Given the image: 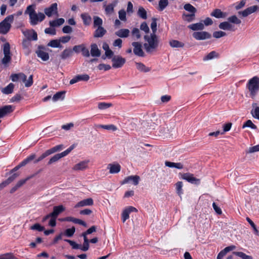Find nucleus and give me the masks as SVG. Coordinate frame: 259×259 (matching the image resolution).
I'll list each match as a JSON object with an SVG mask.
<instances>
[{
	"label": "nucleus",
	"instance_id": "1",
	"mask_svg": "<svg viewBox=\"0 0 259 259\" xmlns=\"http://www.w3.org/2000/svg\"><path fill=\"white\" fill-rule=\"evenodd\" d=\"M144 38L146 42L144 44L143 46L146 52L148 54H151L156 51L159 42L156 34H147L144 36Z\"/></svg>",
	"mask_w": 259,
	"mask_h": 259
},
{
	"label": "nucleus",
	"instance_id": "6",
	"mask_svg": "<svg viewBox=\"0 0 259 259\" xmlns=\"http://www.w3.org/2000/svg\"><path fill=\"white\" fill-rule=\"evenodd\" d=\"M4 57L2 59L3 64H7L9 63L11 59L10 56V45L9 42H6L4 45Z\"/></svg>",
	"mask_w": 259,
	"mask_h": 259
},
{
	"label": "nucleus",
	"instance_id": "44",
	"mask_svg": "<svg viewBox=\"0 0 259 259\" xmlns=\"http://www.w3.org/2000/svg\"><path fill=\"white\" fill-rule=\"evenodd\" d=\"M116 6V4H110L105 7V11L107 15H110L114 12V8Z\"/></svg>",
	"mask_w": 259,
	"mask_h": 259
},
{
	"label": "nucleus",
	"instance_id": "5",
	"mask_svg": "<svg viewBox=\"0 0 259 259\" xmlns=\"http://www.w3.org/2000/svg\"><path fill=\"white\" fill-rule=\"evenodd\" d=\"M46 48L43 46H38L37 50L35 51L38 57L40 58L42 61H47L49 59V54L46 52Z\"/></svg>",
	"mask_w": 259,
	"mask_h": 259
},
{
	"label": "nucleus",
	"instance_id": "51",
	"mask_svg": "<svg viewBox=\"0 0 259 259\" xmlns=\"http://www.w3.org/2000/svg\"><path fill=\"white\" fill-rule=\"evenodd\" d=\"M30 19V23L32 25H34L37 24L38 21V17L36 13H34L32 15L30 14L29 16Z\"/></svg>",
	"mask_w": 259,
	"mask_h": 259
},
{
	"label": "nucleus",
	"instance_id": "2",
	"mask_svg": "<svg viewBox=\"0 0 259 259\" xmlns=\"http://www.w3.org/2000/svg\"><path fill=\"white\" fill-rule=\"evenodd\" d=\"M246 87L249 92L250 97L254 99L259 90V77L254 76L250 79L246 84Z\"/></svg>",
	"mask_w": 259,
	"mask_h": 259
},
{
	"label": "nucleus",
	"instance_id": "33",
	"mask_svg": "<svg viewBox=\"0 0 259 259\" xmlns=\"http://www.w3.org/2000/svg\"><path fill=\"white\" fill-rule=\"evenodd\" d=\"M14 84L12 83H9L7 87L2 89V92L6 95H8L13 93Z\"/></svg>",
	"mask_w": 259,
	"mask_h": 259
},
{
	"label": "nucleus",
	"instance_id": "60",
	"mask_svg": "<svg viewBox=\"0 0 259 259\" xmlns=\"http://www.w3.org/2000/svg\"><path fill=\"white\" fill-rule=\"evenodd\" d=\"M157 19L155 18H153L152 19V22L151 24V28L152 31V33L151 34H156L157 31Z\"/></svg>",
	"mask_w": 259,
	"mask_h": 259
},
{
	"label": "nucleus",
	"instance_id": "57",
	"mask_svg": "<svg viewBox=\"0 0 259 259\" xmlns=\"http://www.w3.org/2000/svg\"><path fill=\"white\" fill-rule=\"evenodd\" d=\"M246 127H250L252 129H256L257 126L252 123L251 120H247L243 125L242 128H244Z\"/></svg>",
	"mask_w": 259,
	"mask_h": 259
},
{
	"label": "nucleus",
	"instance_id": "45",
	"mask_svg": "<svg viewBox=\"0 0 259 259\" xmlns=\"http://www.w3.org/2000/svg\"><path fill=\"white\" fill-rule=\"evenodd\" d=\"M137 14L140 17L143 19H146L147 18V12L142 7H139Z\"/></svg>",
	"mask_w": 259,
	"mask_h": 259
},
{
	"label": "nucleus",
	"instance_id": "39",
	"mask_svg": "<svg viewBox=\"0 0 259 259\" xmlns=\"http://www.w3.org/2000/svg\"><path fill=\"white\" fill-rule=\"evenodd\" d=\"M136 67L138 70L143 72H148L150 71V68L146 67L144 64L141 62L136 63Z\"/></svg>",
	"mask_w": 259,
	"mask_h": 259
},
{
	"label": "nucleus",
	"instance_id": "16",
	"mask_svg": "<svg viewBox=\"0 0 259 259\" xmlns=\"http://www.w3.org/2000/svg\"><path fill=\"white\" fill-rule=\"evenodd\" d=\"M13 111V107L11 105H6L0 108V118L12 112Z\"/></svg>",
	"mask_w": 259,
	"mask_h": 259
},
{
	"label": "nucleus",
	"instance_id": "48",
	"mask_svg": "<svg viewBox=\"0 0 259 259\" xmlns=\"http://www.w3.org/2000/svg\"><path fill=\"white\" fill-rule=\"evenodd\" d=\"M219 54L215 51H212L203 58L204 61H207L218 57Z\"/></svg>",
	"mask_w": 259,
	"mask_h": 259
},
{
	"label": "nucleus",
	"instance_id": "23",
	"mask_svg": "<svg viewBox=\"0 0 259 259\" xmlns=\"http://www.w3.org/2000/svg\"><path fill=\"white\" fill-rule=\"evenodd\" d=\"M88 161H82L79 163L76 164L73 167L75 170H83L87 168Z\"/></svg>",
	"mask_w": 259,
	"mask_h": 259
},
{
	"label": "nucleus",
	"instance_id": "11",
	"mask_svg": "<svg viewBox=\"0 0 259 259\" xmlns=\"http://www.w3.org/2000/svg\"><path fill=\"white\" fill-rule=\"evenodd\" d=\"M192 35L197 40H204L211 37V34L206 31L194 32Z\"/></svg>",
	"mask_w": 259,
	"mask_h": 259
},
{
	"label": "nucleus",
	"instance_id": "12",
	"mask_svg": "<svg viewBox=\"0 0 259 259\" xmlns=\"http://www.w3.org/2000/svg\"><path fill=\"white\" fill-rule=\"evenodd\" d=\"M134 47L133 52L135 55L139 57H144L145 54L142 49V45L139 42H133L132 44Z\"/></svg>",
	"mask_w": 259,
	"mask_h": 259
},
{
	"label": "nucleus",
	"instance_id": "9",
	"mask_svg": "<svg viewBox=\"0 0 259 259\" xmlns=\"http://www.w3.org/2000/svg\"><path fill=\"white\" fill-rule=\"evenodd\" d=\"M181 178L186 180L188 182L195 185H199L200 183V180L194 177V175L190 173H184L181 174Z\"/></svg>",
	"mask_w": 259,
	"mask_h": 259
},
{
	"label": "nucleus",
	"instance_id": "13",
	"mask_svg": "<svg viewBox=\"0 0 259 259\" xmlns=\"http://www.w3.org/2000/svg\"><path fill=\"white\" fill-rule=\"evenodd\" d=\"M138 210L133 206H128L125 208L122 211L121 214V218L122 222L124 223L126 220L129 218V214L131 212L135 211L137 212Z\"/></svg>",
	"mask_w": 259,
	"mask_h": 259
},
{
	"label": "nucleus",
	"instance_id": "61",
	"mask_svg": "<svg viewBox=\"0 0 259 259\" xmlns=\"http://www.w3.org/2000/svg\"><path fill=\"white\" fill-rule=\"evenodd\" d=\"M256 152H259V144L249 147L248 150L246 151V153L249 154Z\"/></svg>",
	"mask_w": 259,
	"mask_h": 259
},
{
	"label": "nucleus",
	"instance_id": "24",
	"mask_svg": "<svg viewBox=\"0 0 259 259\" xmlns=\"http://www.w3.org/2000/svg\"><path fill=\"white\" fill-rule=\"evenodd\" d=\"M130 32V30L128 29H121L116 31L115 34L118 37L126 38L129 36Z\"/></svg>",
	"mask_w": 259,
	"mask_h": 259
},
{
	"label": "nucleus",
	"instance_id": "26",
	"mask_svg": "<svg viewBox=\"0 0 259 259\" xmlns=\"http://www.w3.org/2000/svg\"><path fill=\"white\" fill-rule=\"evenodd\" d=\"M84 25L88 26L92 22L91 16L88 13H82L80 15Z\"/></svg>",
	"mask_w": 259,
	"mask_h": 259
},
{
	"label": "nucleus",
	"instance_id": "54",
	"mask_svg": "<svg viewBox=\"0 0 259 259\" xmlns=\"http://www.w3.org/2000/svg\"><path fill=\"white\" fill-rule=\"evenodd\" d=\"M63 147V145H59L57 146H56L49 150H47L48 153L49 154V155H51L54 153H55L57 151H60L62 149Z\"/></svg>",
	"mask_w": 259,
	"mask_h": 259
},
{
	"label": "nucleus",
	"instance_id": "49",
	"mask_svg": "<svg viewBox=\"0 0 259 259\" xmlns=\"http://www.w3.org/2000/svg\"><path fill=\"white\" fill-rule=\"evenodd\" d=\"M75 231V227H72L71 228L66 229L64 232H63V235H65L68 237H71L74 235Z\"/></svg>",
	"mask_w": 259,
	"mask_h": 259
},
{
	"label": "nucleus",
	"instance_id": "28",
	"mask_svg": "<svg viewBox=\"0 0 259 259\" xmlns=\"http://www.w3.org/2000/svg\"><path fill=\"white\" fill-rule=\"evenodd\" d=\"M188 27L192 30H202L204 29V24L201 22L192 24L189 25Z\"/></svg>",
	"mask_w": 259,
	"mask_h": 259
},
{
	"label": "nucleus",
	"instance_id": "53",
	"mask_svg": "<svg viewBox=\"0 0 259 259\" xmlns=\"http://www.w3.org/2000/svg\"><path fill=\"white\" fill-rule=\"evenodd\" d=\"M246 220L248 222V223L250 225L251 227L252 228L254 234L258 236L259 235V231L256 226V225L254 224V223L249 218H246Z\"/></svg>",
	"mask_w": 259,
	"mask_h": 259
},
{
	"label": "nucleus",
	"instance_id": "10",
	"mask_svg": "<svg viewBox=\"0 0 259 259\" xmlns=\"http://www.w3.org/2000/svg\"><path fill=\"white\" fill-rule=\"evenodd\" d=\"M140 178L138 175L128 176L123 180L121 182V184H124L126 183H132L135 186L138 185Z\"/></svg>",
	"mask_w": 259,
	"mask_h": 259
},
{
	"label": "nucleus",
	"instance_id": "34",
	"mask_svg": "<svg viewBox=\"0 0 259 259\" xmlns=\"http://www.w3.org/2000/svg\"><path fill=\"white\" fill-rule=\"evenodd\" d=\"M143 128H149V129H156L155 123L153 122L151 120L149 121H143L141 123Z\"/></svg>",
	"mask_w": 259,
	"mask_h": 259
},
{
	"label": "nucleus",
	"instance_id": "42",
	"mask_svg": "<svg viewBox=\"0 0 259 259\" xmlns=\"http://www.w3.org/2000/svg\"><path fill=\"white\" fill-rule=\"evenodd\" d=\"M47 46L52 48H62V46L60 43L59 39L51 40L47 45Z\"/></svg>",
	"mask_w": 259,
	"mask_h": 259
},
{
	"label": "nucleus",
	"instance_id": "46",
	"mask_svg": "<svg viewBox=\"0 0 259 259\" xmlns=\"http://www.w3.org/2000/svg\"><path fill=\"white\" fill-rule=\"evenodd\" d=\"M94 27H102L103 21L102 19L98 16H94Z\"/></svg>",
	"mask_w": 259,
	"mask_h": 259
},
{
	"label": "nucleus",
	"instance_id": "3",
	"mask_svg": "<svg viewBox=\"0 0 259 259\" xmlns=\"http://www.w3.org/2000/svg\"><path fill=\"white\" fill-rule=\"evenodd\" d=\"M14 21V15H10L0 23V33H7L11 27V23Z\"/></svg>",
	"mask_w": 259,
	"mask_h": 259
},
{
	"label": "nucleus",
	"instance_id": "47",
	"mask_svg": "<svg viewBox=\"0 0 259 259\" xmlns=\"http://www.w3.org/2000/svg\"><path fill=\"white\" fill-rule=\"evenodd\" d=\"M168 5V0H160L158 4V10L163 11Z\"/></svg>",
	"mask_w": 259,
	"mask_h": 259
},
{
	"label": "nucleus",
	"instance_id": "50",
	"mask_svg": "<svg viewBox=\"0 0 259 259\" xmlns=\"http://www.w3.org/2000/svg\"><path fill=\"white\" fill-rule=\"evenodd\" d=\"M30 229L32 230H36L38 232H41L45 230V227L38 223L34 224L30 227Z\"/></svg>",
	"mask_w": 259,
	"mask_h": 259
},
{
	"label": "nucleus",
	"instance_id": "58",
	"mask_svg": "<svg viewBox=\"0 0 259 259\" xmlns=\"http://www.w3.org/2000/svg\"><path fill=\"white\" fill-rule=\"evenodd\" d=\"M27 38L29 40H36L37 39V33L34 30H32L28 33Z\"/></svg>",
	"mask_w": 259,
	"mask_h": 259
},
{
	"label": "nucleus",
	"instance_id": "29",
	"mask_svg": "<svg viewBox=\"0 0 259 259\" xmlns=\"http://www.w3.org/2000/svg\"><path fill=\"white\" fill-rule=\"evenodd\" d=\"M210 15L217 18H225L226 17V14L219 9L214 10L210 14Z\"/></svg>",
	"mask_w": 259,
	"mask_h": 259
},
{
	"label": "nucleus",
	"instance_id": "15",
	"mask_svg": "<svg viewBox=\"0 0 259 259\" xmlns=\"http://www.w3.org/2000/svg\"><path fill=\"white\" fill-rule=\"evenodd\" d=\"M65 210V207L62 205H60L58 206H55L53 207V210L51 213V215H52V217L57 218L58 216L63 212Z\"/></svg>",
	"mask_w": 259,
	"mask_h": 259
},
{
	"label": "nucleus",
	"instance_id": "31",
	"mask_svg": "<svg viewBox=\"0 0 259 259\" xmlns=\"http://www.w3.org/2000/svg\"><path fill=\"white\" fill-rule=\"evenodd\" d=\"M64 21L65 20L63 18H59L55 20L50 21L49 24L51 27H55L62 25L64 23Z\"/></svg>",
	"mask_w": 259,
	"mask_h": 259
},
{
	"label": "nucleus",
	"instance_id": "38",
	"mask_svg": "<svg viewBox=\"0 0 259 259\" xmlns=\"http://www.w3.org/2000/svg\"><path fill=\"white\" fill-rule=\"evenodd\" d=\"M65 93H66L65 91H61V92H57L56 94H55L53 96V97L52 98L53 101L56 102L59 100H64V99L65 98L64 95L65 94Z\"/></svg>",
	"mask_w": 259,
	"mask_h": 259
},
{
	"label": "nucleus",
	"instance_id": "30",
	"mask_svg": "<svg viewBox=\"0 0 259 259\" xmlns=\"http://www.w3.org/2000/svg\"><path fill=\"white\" fill-rule=\"evenodd\" d=\"M66 220H67V222H72L74 223L82 225L84 227H87L86 223L81 220L76 219L71 217H66Z\"/></svg>",
	"mask_w": 259,
	"mask_h": 259
},
{
	"label": "nucleus",
	"instance_id": "7",
	"mask_svg": "<svg viewBox=\"0 0 259 259\" xmlns=\"http://www.w3.org/2000/svg\"><path fill=\"white\" fill-rule=\"evenodd\" d=\"M112 67L114 68H121L125 63V59L120 56H114L112 58Z\"/></svg>",
	"mask_w": 259,
	"mask_h": 259
},
{
	"label": "nucleus",
	"instance_id": "8",
	"mask_svg": "<svg viewBox=\"0 0 259 259\" xmlns=\"http://www.w3.org/2000/svg\"><path fill=\"white\" fill-rule=\"evenodd\" d=\"M37 174H38V172L35 173L33 175H31L27 177V178H26L24 179H22V180L19 181L17 183V184L13 187H12L11 188V189L10 190V193L12 194V193H14L19 188H20L21 187H22L27 181L32 179L34 177H35Z\"/></svg>",
	"mask_w": 259,
	"mask_h": 259
},
{
	"label": "nucleus",
	"instance_id": "52",
	"mask_svg": "<svg viewBox=\"0 0 259 259\" xmlns=\"http://www.w3.org/2000/svg\"><path fill=\"white\" fill-rule=\"evenodd\" d=\"M35 157V154H32L28 156L27 158L23 160L19 164L21 167L25 166L26 165L28 162L34 159Z\"/></svg>",
	"mask_w": 259,
	"mask_h": 259
},
{
	"label": "nucleus",
	"instance_id": "62",
	"mask_svg": "<svg viewBox=\"0 0 259 259\" xmlns=\"http://www.w3.org/2000/svg\"><path fill=\"white\" fill-rule=\"evenodd\" d=\"M132 34L133 36L136 37V39H138L141 37L140 31L138 28H134L132 31Z\"/></svg>",
	"mask_w": 259,
	"mask_h": 259
},
{
	"label": "nucleus",
	"instance_id": "55",
	"mask_svg": "<svg viewBox=\"0 0 259 259\" xmlns=\"http://www.w3.org/2000/svg\"><path fill=\"white\" fill-rule=\"evenodd\" d=\"M176 189L177 191V194L181 196L182 194L183 193L182 191V187H183V182L181 181H179L176 184Z\"/></svg>",
	"mask_w": 259,
	"mask_h": 259
},
{
	"label": "nucleus",
	"instance_id": "17",
	"mask_svg": "<svg viewBox=\"0 0 259 259\" xmlns=\"http://www.w3.org/2000/svg\"><path fill=\"white\" fill-rule=\"evenodd\" d=\"M94 204V201L92 198L83 199L78 202L75 205V207H83L85 206H92Z\"/></svg>",
	"mask_w": 259,
	"mask_h": 259
},
{
	"label": "nucleus",
	"instance_id": "21",
	"mask_svg": "<svg viewBox=\"0 0 259 259\" xmlns=\"http://www.w3.org/2000/svg\"><path fill=\"white\" fill-rule=\"evenodd\" d=\"M12 174H13L10 177H9L6 180L1 183L4 188L6 187L7 185H8L9 184H10L11 182H12L13 181H14L19 176V172Z\"/></svg>",
	"mask_w": 259,
	"mask_h": 259
},
{
	"label": "nucleus",
	"instance_id": "4",
	"mask_svg": "<svg viewBox=\"0 0 259 259\" xmlns=\"http://www.w3.org/2000/svg\"><path fill=\"white\" fill-rule=\"evenodd\" d=\"M73 148L74 146L71 145L69 148H68L66 150L63 151V152L55 154L50 158V159L48 162V164L51 165L54 163L56 162L61 158L68 155L73 149Z\"/></svg>",
	"mask_w": 259,
	"mask_h": 259
},
{
	"label": "nucleus",
	"instance_id": "25",
	"mask_svg": "<svg viewBox=\"0 0 259 259\" xmlns=\"http://www.w3.org/2000/svg\"><path fill=\"white\" fill-rule=\"evenodd\" d=\"M158 131V134L160 136H165L167 137L169 135L168 132V129L167 127H166L165 124H163L162 125H160L157 129Z\"/></svg>",
	"mask_w": 259,
	"mask_h": 259
},
{
	"label": "nucleus",
	"instance_id": "56",
	"mask_svg": "<svg viewBox=\"0 0 259 259\" xmlns=\"http://www.w3.org/2000/svg\"><path fill=\"white\" fill-rule=\"evenodd\" d=\"M228 20L229 22L233 23L236 24H239L241 23V20L238 19L236 15H233L229 17L228 18Z\"/></svg>",
	"mask_w": 259,
	"mask_h": 259
},
{
	"label": "nucleus",
	"instance_id": "35",
	"mask_svg": "<svg viewBox=\"0 0 259 259\" xmlns=\"http://www.w3.org/2000/svg\"><path fill=\"white\" fill-rule=\"evenodd\" d=\"M165 166L169 167H175L177 169H182L183 168V165L181 163H175L170 161H166L165 162Z\"/></svg>",
	"mask_w": 259,
	"mask_h": 259
},
{
	"label": "nucleus",
	"instance_id": "64",
	"mask_svg": "<svg viewBox=\"0 0 259 259\" xmlns=\"http://www.w3.org/2000/svg\"><path fill=\"white\" fill-rule=\"evenodd\" d=\"M15 257L12 253H7L0 255V259H15Z\"/></svg>",
	"mask_w": 259,
	"mask_h": 259
},
{
	"label": "nucleus",
	"instance_id": "41",
	"mask_svg": "<svg viewBox=\"0 0 259 259\" xmlns=\"http://www.w3.org/2000/svg\"><path fill=\"white\" fill-rule=\"evenodd\" d=\"M184 9L190 13V14H195V13H196L197 12V9L194 7L192 5H191L190 4H186L184 6Z\"/></svg>",
	"mask_w": 259,
	"mask_h": 259
},
{
	"label": "nucleus",
	"instance_id": "20",
	"mask_svg": "<svg viewBox=\"0 0 259 259\" xmlns=\"http://www.w3.org/2000/svg\"><path fill=\"white\" fill-rule=\"evenodd\" d=\"M91 55L92 57H99L101 55V51L99 49L96 44L91 45Z\"/></svg>",
	"mask_w": 259,
	"mask_h": 259
},
{
	"label": "nucleus",
	"instance_id": "40",
	"mask_svg": "<svg viewBox=\"0 0 259 259\" xmlns=\"http://www.w3.org/2000/svg\"><path fill=\"white\" fill-rule=\"evenodd\" d=\"M169 45L172 48H183L185 46L184 44L182 42L177 40H171L169 41Z\"/></svg>",
	"mask_w": 259,
	"mask_h": 259
},
{
	"label": "nucleus",
	"instance_id": "37",
	"mask_svg": "<svg viewBox=\"0 0 259 259\" xmlns=\"http://www.w3.org/2000/svg\"><path fill=\"white\" fill-rule=\"evenodd\" d=\"M182 19L185 21L191 22L195 20V14L183 13L182 15Z\"/></svg>",
	"mask_w": 259,
	"mask_h": 259
},
{
	"label": "nucleus",
	"instance_id": "36",
	"mask_svg": "<svg viewBox=\"0 0 259 259\" xmlns=\"http://www.w3.org/2000/svg\"><path fill=\"white\" fill-rule=\"evenodd\" d=\"M252 106L254 108V110H252L251 111L252 116L259 120V107L257 106L256 103H253Z\"/></svg>",
	"mask_w": 259,
	"mask_h": 259
},
{
	"label": "nucleus",
	"instance_id": "32",
	"mask_svg": "<svg viewBox=\"0 0 259 259\" xmlns=\"http://www.w3.org/2000/svg\"><path fill=\"white\" fill-rule=\"evenodd\" d=\"M73 54V51L70 49H66L62 53L60 57L62 59L65 60L70 57Z\"/></svg>",
	"mask_w": 259,
	"mask_h": 259
},
{
	"label": "nucleus",
	"instance_id": "59",
	"mask_svg": "<svg viewBox=\"0 0 259 259\" xmlns=\"http://www.w3.org/2000/svg\"><path fill=\"white\" fill-rule=\"evenodd\" d=\"M64 241L68 242L72 246V248L74 249H80V244H77L75 242L72 241L69 239H64Z\"/></svg>",
	"mask_w": 259,
	"mask_h": 259
},
{
	"label": "nucleus",
	"instance_id": "19",
	"mask_svg": "<svg viewBox=\"0 0 259 259\" xmlns=\"http://www.w3.org/2000/svg\"><path fill=\"white\" fill-rule=\"evenodd\" d=\"M107 168L109 169L110 174H117L120 171L121 166L118 163H110L108 165Z\"/></svg>",
	"mask_w": 259,
	"mask_h": 259
},
{
	"label": "nucleus",
	"instance_id": "18",
	"mask_svg": "<svg viewBox=\"0 0 259 259\" xmlns=\"http://www.w3.org/2000/svg\"><path fill=\"white\" fill-rule=\"evenodd\" d=\"M258 8L257 6H253L247 8L243 11L239 12V14L242 15L244 17H247L249 15L255 12Z\"/></svg>",
	"mask_w": 259,
	"mask_h": 259
},
{
	"label": "nucleus",
	"instance_id": "63",
	"mask_svg": "<svg viewBox=\"0 0 259 259\" xmlns=\"http://www.w3.org/2000/svg\"><path fill=\"white\" fill-rule=\"evenodd\" d=\"M226 35V33L222 31H215L213 33V36L216 38H219Z\"/></svg>",
	"mask_w": 259,
	"mask_h": 259
},
{
	"label": "nucleus",
	"instance_id": "27",
	"mask_svg": "<svg viewBox=\"0 0 259 259\" xmlns=\"http://www.w3.org/2000/svg\"><path fill=\"white\" fill-rule=\"evenodd\" d=\"M219 27L221 29H223V30H233V31L234 30V29H233V25L232 24H231L229 21L228 22L225 21V22L221 23L219 25Z\"/></svg>",
	"mask_w": 259,
	"mask_h": 259
},
{
	"label": "nucleus",
	"instance_id": "43",
	"mask_svg": "<svg viewBox=\"0 0 259 259\" xmlns=\"http://www.w3.org/2000/svg\"><path fill=\"white\" fill-rule=\"evenodd\" d=\"M233 254L240 257L242 259H253L251 256L247 255L243 252L234 251L233 252Z\"/></svg>",
	"mask_w": 259,
	"mask_h": 259
},
{
	"label": "nucleus",
	"instance_id": "14",
	"mask_svg": "<svg viewBox=\"0 0 259 259\" xmlns=\"http://www.w3.org/2000/svg\"><path fill=\"white\" fill-rule=\"evenodd\" d=\"M57 4L53 3L49 7L46 8L44 10L45 14L48 16L51 17L53 14L57 13Z\"/></svg>",
	"mask_w": 259,
	"mask_h": 259
},
{
	"label": "nucleus",
	"instance_id": "22",
	"mask_svg": "<svg viewBox=\"0 0 259 259\" xmlns=\"http://www.w3.org/2000/svg\"><path fill=\"white\" fill-rule=\"evenodd\" d=\"M106 30L103 27H98L94 31V37L95 38L102 37L106 34Z\"/></svg>",
	"mask_w": 259,
	"mask_h": 259
}]
</instances>
